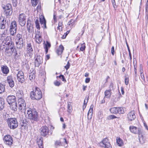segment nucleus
Returning <instances> with one entry per match:
<instances>
[{"instance_id": "f257e3e1", "label": "nucleus", "mask_w": 148, "mask_h": 148, "mask_svg": "<svg viewBox=\"0 0 148 148\" xmlns=\"http://www.w3.org/2000/svg\"><path fill=\"white\" fill-rule=\"evenodd\" d=\"M30 96L33 100H38L42 97V94L40 89L36 87L31 92Z\"/></svg>"}, {"instance_id": "f03ea898", "label": "nucleus", "mask_w": 148, "mask_h": 148, "mask_svg": "<svg viewBox=\"0 0 148 148\" xmlns=\"http://www.w3.org/2000/svg\"><path fill=\"white\" fill-rule=\"evenodd\" d=\"M26 116L30 119H32L36 121L38 120L39 116L37 112L34 110L32 111L31 108L27 109Z\"/></svg>"}, {"instance_id": "7ed1b4c3", "label": "nucleus", "mask_w": 148, "mask_h": 148, "mask_svg": "<svg viewBox=\"0 0 148 148\" xmlns=\"http://www.w3.org/2000/svg\"><path fill=\"white\" fill-rule=\"evenodd\" d=\"M15 41L17 48H22L23 46V41L22 35L19 33L17 34L15 37Z\"/></svg>"}, {"instance_id": "20e7f679", "label": "nucleus", "mask_w": 148, "mask_h": 148, "mask_svg": "<svg viewBox=\"0 0 148 148\" xmlns=\"http://www.w3.org/2000/svg\"><path fill=\"white\" fill-rule=\"evenodd\" d=\"M8 126L12 129H14L18 126V122L16 119L15 118H8L7 120Z\"/></svg>"}, {"instance_id": "39448f33", "label": "nucleus", "mask_w": 148, "mask_h": 148, "mask_svg": "<svg viewBox=\"0 0 148 148\" xmlns=\"http://www.w3.org/2000/svg\"><path fill=\"white\" fill-rule=\"evenodd\" d=\"M18 104L19 110L22 112L26 113V106L25 100L23 98L18 99Z\"/></svg>"}, {"instance_id": "423d86ee", "label": "nucleus", "mask_w": 148, "mask_h": 148, "mask_svg": "<svg viewBox=\"0 0 148 148\" xmlns=\"http://www.w3.org/2000/svg\"><path fill=\"white\" fill-rule=\"evenodd\" d=\"M99 146L105 148H112V147L109 140L107 138H103L99 143Z\"/></svg>"}, {"instance_id": "0eeeda50", "label": "nucleus", "mask_w": 148, "mask_h": 148, "mask_svg": "<svg viewBox=\"0 0 148 148\" xmlns=\"http://www.w3.org/2000/svg\"><path fill=\"white\" fill-rule=\"evenodd\" d=\"M3 140L5 143L10 147L13 144V138L10 135H8L4 136Z\"/></svg>"}, {"instance_id": "6e6552de", "label": "nucleus", "mask_w": 148, "mask_h": 148, "mask_svg": "<svg viewBox=\"0 0 148 148\" xmlns=\"http://www.w3.org/2000/svg\"><path fill=\"white\" fill-rule=\"evenodd\" d=\"M130 132L133 133L140 135L142 132V129L140 127H137L134 126H130L129 127Z\"/></svg>"}, {"instance_id": "1a4fd4ad", "label": "nucleus", "mask_w": 148, "mask_h": 148, "mask_svg": "<svg viewBox=\"0 0 148 148\" xmlns=\"http://www.w3.org/2000/svg\"><path fill=\"white\" fill-rule=\"evenodd\" d=\"M18 22L19 24L22 26L25 25L26 22V16L23 13L20 14L18 17Z\"/></svg>"}, {"instance_id": "9d476101", "label": "nucleus", "mask_w": 148, "mask_h": 148, "mask_svg": "<svg viewBox=\"0 0 148 148\" xmlns=\"http://www.w3.org/2000/svg\"><path fill=\"white\" fill-rule=\"evenodd\" d=\"M17 77L18 81L21 83H23L24 82V73L22 71L18 72L17 74Z\"/></svg>"}, {"instance_id": "9b49d317", "label": "nucleus", "mask_w": 148, "mask_h": 148, "mask_svg": "<svg viewBox=\"0 0 148 148\" xmlns=\"http://www.w3.org/2000/svg\"><path fill=\"white\" fill-rule=\"evenodd\" d=\"M35 41L36 43L40 44L42 41V38L41 37V34L40 32L37 31L36 32L35 36Z\"/></svg>"}, {"instance_id": "f8f14e48", "label": "nucleus", "mask_w": 148, "mask_h": 148, "mask_svg": "<svg viewBox=\"0 0 148 148\" xmlns=\"http://www.w3.org/2000/svg\"><path fill=\"white\" fill-rule=\"evenodd\" d=\"M40 133L42 135L46 136L49 134V130L47 127L44 126L42 127L40 129Z\"/></svg>"}, {"instance_id": "ddd939ff", "label": "nucleus", "mask_w": 148, "mask_h": 148, "mask_svg": "<svg viewBox=\"0 0 148 148\" xmlns=\"http://www.w3.org/2000/svg\"><path fill=\"white\" fill-rule=\"evenodd\" d=\"M1 45L4 46L5 45L10 46L12 44V39L10 36L6 37L5 39L2 41Z\"/></svg>"}, {"instance_id": "4468645a", "label": "nucleus", "mask_w": 148, "mask_h": 148, "mask_svg": "<svg viewBox=\"0 0 148 148\" xmlns=\"http://www.w3.org/2000/svg\"><path fill=\"white\" fill-rule=\"evenodd\" d=\"M42 58L40 56L37 55L35 57L34 61L35 66L38 67L42 62Z\"/></svg>"}, {"instance_id": "2eb2a0df", "label": "nucleus", "mask_w": 148, "mask_h": 148, "mask_svg": "<svg viewBox=\"0 0 148 148\" xmlns=\"http://www.w3.org/2000/svg\"><path fill=\"white\" fill-rule=\"evenodd\" d=\"M7 101L8 103L10 105L11 104L16 102V97L13 95L9 96L7 98Z\"/></svg>"}, {"instance_id": "dca6fc26", "label": "nucleus", "mask_w": 148, "mask_h": 148, "mask_svg": "<svg viewBox=\"0 0 148 148\" xmlns=\"http://www.w3.org/2000/svg\"><path fill=\"white\" fill-rule=\"evenodd\" d=\"M27 53L29 56H31L32 52L33 51V49L31 43L29 42H27Z\"/></svg>"}, {"instance_id": "f3484780", "label": "nucleus", "mask_w": 148, "mask_h": 148, "mask_svg": "<svg viewBox=\"0 0 148 148\" xmlns=\"http://www.w3.org/2000/svg\"><path fill=\"white\" fill-rule=\"evenodd\" d=\"M7 81L10 87L12 88L14 87V82L12 76H8L7 78Z\"/></svg>"}, {"instance_id": "a211bd4d", "label": "nucleus", "mask_w": 148, "mask_h": 148, "mask_svg": "<svg viewBox=\"0 0 148 148\" xmlns=\"http://www.w3.org/2000/svg\"><path fill=\"white\" fill-rule=\"evenodd\" d=\"M127 117L129 121H132L134 120L136 118L134 111L130 112L128 114Z\"/></svg>"}, {"instance_id": "6ab92c4d", "label": "nucleus", "mask_w": 148, "mask_h": 148, "mask_svg": "<svg viewBox=\"0 0 148 148\" xmlns=\"http://www.w3.org/2000/svg\"><path fill=\"white\" fill-rule=\"evenodd\" d=\"M94 105L92 104L87 114V118L88 119H91L92 118V116L93 113V109Z\"/></svg>"}, {"instance_id": "aec40b11", "label": "nucleus", "mask_w": 148, "mask_h": 148, "mask_svg": "<svg viewBox=\"0 0 148 148\" xmlns=\"http://www.w3.org/2000/svg\"><path fill=\"white\" fill-rule=\"evenodd\" d=\"M1 71L4 74H7L9 72V69L6 66L2 65L1 66Z\"/></svg>"}, {"instance_id": "412c9836", "label": "nucleus", "mask_w": 148, "mask_h": 148, "mask_svg": "<svg viewBox=\"0 0 148 148\" xmlns=\"http://www.w3.org/2000/svg\"><path fill=\"white\" fill-rule=\"evenodd\" d=\"M4 14L7 18H10L11 16L12 13V10H4Z\"/></svg>"}, {"instance_id": "4be33fe9", "label": "nucleus", "mask_w": 148, "mask_h": 148, "mask_svg": "<svg viewBox=\"0 0 148 148\" xmlns=\"http://www.w3.org/2000/svg\"><path fill=\"white\" fill-rule=\"evenodd\" d=\"M24 95L23 92L22 90H19L16 93V95L18 99L23 98Z\"/></svg>"}, {"instance_id": "5701e85b", "label": "nucleus", "mask_w": 148, "mask_h": 148, "mask_svg": "<svg viewBox=\"0 0 148 148\" xmlns=\"http://www.w3.org/2000/svg\"><path fill=\"white\" fill-rule=\"evenodd\" d=\"M40 19L41 25L44 26L45 28H46V21L44 17L43 16H41L40 17Z\"/></svg>"}, {"instance_id": "b1692460", "label": "nucleus", "mask_w": 148, "mask_h": 148, "mask_svg": "<svg viewBox=\"0 0 148 148\" xmlns=\"http://www.w3.org/2000/svg\"><path fill=\"white\" fill-rule=\"evenodd\" d=\"M64 48L62 45L59 46V47L57 49L56 53L58 55H61L64 50Z\"/></svg>"}, {"instance_id": "393cba45", "label": "nucleus", "mask_w": 148, "mask_h": 148, "mask_svg": "<svg viewBox=\"0 0 148 148\" xmlns=\"http://www.w3.org/2000/svg\"><path fill=\"white\" fill-rule=\"evenodd\" d=\"M37 143L39 148H43V139L42 138H40L38 139L37 141Z\"/></svg>"}, {"instance_id": "a878e982", "label": "nucleus", "mask_w": 148, "mask_h": 148, "mask_svg": "<svg viewBox=\"0 0 148 148\" xmlns=\"http://www.w3.org/2000/svg\"><path fill=\"white\" fill-rule=\"evenodd\" d=\"M110 111L112 114H116L118 113V107L112 108L110 109Z\"/></svg>"}, {"instance_id": "bb28decb", "label": "nucleus", "mask_w": 148, "mask_h": 148, "mask_svg": "<svg viewBox=\"0 0 148 148\" xmlns=\"http://www.w3.org/2000/svg\"><path fill=\"white\" fill-rule=\"evenodd\" d=\"M139 139L140 143L141 144H143L145 142V137L142 135H139Z\"/></svg>"}, {"instance_id": "cd10ccee", "label": "nucleus", "mask_w": 148, "mask_h": 148, "mask_svg": "<svg viewBox=\"0 0 148 148\" xmlns=\"http://www.w3.org/2000/svg\"><path fill=\"white\" fill-rule=\"evenodd\" d=\"M116 140L117 145L121 147L123 145V140L119 137H117Z\"/></svg>"}, {"instance_id": "c85d7f7f", "label": "nucleus", "mask_w": 148, "mask_h": 148, "mask_svg": "<svg viewBox=\"0 0 148 148\" xmlns=\"http://www.w3.org/2000/svg\"><path fill=\"white\" fill-rule=\"evenodd\" d=\"M10 105V108L12 110L15 111L17 110V107L16 102L11 103Z\"/></svg>"}, {"instance_id": "c756f323", "label": "nucleus", "mask_w": 148, "mask_h": 148, "mask_svg": "<svg viewBox=\"0 0 148 148\" xmlns=\"http://www.w3.org/2000/svg\"><path fill=\"white\" fill-rule=\"evenodd\" d=\"M4 10H12V5L10 3L7 4L5 6L3 7Z\"/></svg>"}, {"instance_id": "7c9ffc66", "label": "nucleus", "mask_w": 148, "mask_h": 148, "mask_svg": "<svg viewBox=\"0 0 148 148\" xmlns=\"http://www.w3.org/2000/svg\"><path fill=\"white\" fill-rule=\"evenodd\" d=\"M7 29H5L3 32L2 34H1V40H3L4 39H5V37L6 38V36L7 33Z\"/></svg>"}, {"instance_id": "2f4dec72", "label": "nucleus", "mask_w": 148, "mask_h": 148, "mask_svg": "<svg viewBox=\"0 0 148 148\" xmlns=\"http://www.w3.org/2000/svg\"><path fill=\"white\" fill-rule=\"evenodd\" d=\"M4 103L3 98L0 97V110H2L4 107Z\"/></svg>"}, {"instance_id": "473e14b6", "label": "nucleus", "mask_w": 148, "mask_h": 148, "mask_svg": "<svg viewBox=\"0 0 148 148\" xmlns=\"http://www.w3.org/2000/svg\"><path fill=\"white\" fill-rule=\"evenodd\" d=\"M105 97L104 98L106 97L109 98L111 95L110 90H107L104 92Z\"/></svg>"}, {"instance_id": "72a5a7b5", "label": "nucleus", "mask_w": 148, "mask_h": 148, "mask_svg": "<svg viewBox=\"0 0 148 148\" xmlns=\"http://www.w3.org/2000/svg\"><path fill=\"white\" fill-rule=\"evenodd\" d=\"M16 23L15 21H12L10 24V29H13L16 28Z\"/></svg>"}, {"instance_id": "f704fd0d", "label": "nucleus", "mask_w": 148, "mask_h": 148, "mask_svg": "<svg viewBox=\"0 0 148 148\" xmlns=\"http://www.w3.org/2000/svg\"><path fill=\"white\" fill-rule=\"evenodd\" d=\"M35 73L34 71H33L32 72H31L29 73V77L30 80H31L34 78L35 77Z\"/></svg>"}, {"instance_id": "c9c22d12", "label": "nucleus", "mask_w": 148, "mask_h": 148, "mask_svg": "<svg viewBox=\"0 0 148 148\" xmlns=\"http://www.w3.org/2000/svg\"><path fill=\"white\" fill-rule=\"evenodd\" d=\"M10 31L11 35L14 36L16 34V28L13 29H10Z\"/></svg>"}, {"instance_id": "e433bc0d", "label": "nucleus", "mask_w": 148, "mask_h": 148, "mask_svg": "<svg viewBox=\"0 0 148 148\" xmlns=\"http://www.w3.org/2000/svg\"><path fill=\"white\" fill-rule=\"evenodd\" d=\"M89 98V97H86L84 100L83 105V110H84L86 107L87 103L88 100Z\"/></svg>"}, {"instance_id": "4c0bfd02", "label": "nucleus", "mask_w": 148, "mask_h": 148, "mask_svg": "<svg viewBox=\"0 0 148 148\" xmlns=\"http://www.w3.org/2000/svg\"><path fill=\"white\" fill-rule=\"evenodd\" d=\"M72 110V106L71 103H68L67 106V112L69 113H70L71 112Z\"/></svg>"}, {"instance_id": "58836bf2", "label": "nucleus", "mask_w": 148, "mask_h": 148, "mask_svg": "<svg viewBox=\"0 0 148 148\" xmlns=\"http://www.w3.org/2000/svg\"><path fill=\"white\" fill-rule=\"evenodd\" d=\"M118 113L123 114L124 113V110L123 107H118Z\"/></svg>"}, {"instance_id": "ea45409f", "label": "nucleus", "mask_w": 148, "mask_h": 148, "mask_svg": "<svg viewBox=\"0 0 148 148\" xmlns=\"http://www.w3.org/2000/svg\"><path fill=\"white\" fill-rule=\"evenodd\" d=\"M5 90L4 86L1 84H0V93H1L3 92Z\"/></svg>"}, {"instance_id": "a19ab883", "label": "nucleus", "mask_w": 148, "mask_h": 148, "mask_svg": "<svg viewBox=\"0 0 148 148\" xmlns=\"http://www.w3.org/2000/svg\"><path fill=\"white\" fill-rule=\"evenodd\" d=\"M32 5L35 7L37 5L38 2V0H31Z\"/></svg>"}, {"instance_id": "79ce46f5", "label": "nucleus", "mask_w": 148, "mask_h": 148, "mask_svg": "<svg viewBox=\"0 0 148 148\" xmlns=\"http://www.w3.org/2000/svg\"><path fill=\"white\" fill-rule=\"evenodd\" d=\"M10 50H11V51H12V53H14V56H16L17 54V53L16 52V51L15 49L13 47H11L10 48Z\"/></svg>"}, {"instance_id": "37998d69", "label": "nucleus", "mask_w": 148, "mask_h": 148, "mask_svg": "<svg viewBox=\"0 0 148 148\" xmlns=\"http://www.w3.org/2000/svg\"><path fill=\"white\" fill-rule=\"evenodd\" d=\"M35 23L36 28L38 29L39 30L40 29V27L38 20L36 19V21L35 22Z\"/></svg>"}, {"instance_id": "c03bdc74", "label": "nucleus", "mask_w": 148, "mask_h": 148, "mask_svg": "<svg viewBox=\"0 0 148 148\" xmlns=\"http://www.w3.org/2000/svg\"><path fill=\"white\" fill-rule=\"evenodd\" d=\"M115 118L119 119V118L113 115H110L108 117L109 119H113Z\"/></svg>"}, {"instance_id": "a18cd8bd", "label": "nucleus", "mask_w": 148, "mask_h": 148, "mask_svg": "<svg viewBox=\"0 0 148 148\" xmlns=\"http://www.w3.org/2000/svg\"><path fill=\"white\" fill-rule=\"evenodd\" d=\"M5 23H0V28L1 29H4L5 28Z\"/></svg>"}, {"instance_id": "49530a36", "label": "nucleus", "mask_w": 148, "mask_h": 148, "mask_svg": "<svg viewBox=\"0 0 148 148\" xmlns=\"http://www.w3.org/2000/svg\"><path fill=\"white\" fill-rule=\"evenodd\" d=\"M86 48L85 45L84 43L82 44L81 45V47L80 48V50L81 51H83L85 50Z\"/></svg>"}, {"instance_id": "de8ad7c7", "label": "nucleus", "mask_w": 148, "mask_h": 148, "mask_svg": "<svg viewBox=\"0 0 148 148\" xmlns=\"http://www.w3.org/2000/svg\"><path fill=\"white\" fill-rule=\"evenodd\" d=\"M59 77L60 79H62V81L64 82H66V80L65 79V78L62 75H60L59 76H57V78Z\"/></svg>"}, {"instance_id": "09e8293b", "label": "nucleus", "mask_w": 148, "mask_h": 148, "mask_svg": "<svg viewBox=\"0 0 148 148\" xmlns=\"http://www.w3.org/2000/svg\"><path fill=\"white\" fill-rule=\"evenodd\" d=\"M54 84L57 86H59L61 85V82L58 81L56 80L54 82Z\"/></svg>"}, {"instance_id": "8fccbe9b", "label": "nucleus", "mask_w": 148, "mask_h": 148, "mask_svg": "<svg viewBox=\"0 0 148 148\" xmlns=\"http://www.w3.org/2000/svg\"><path fill=\"white\" fill-rule=\"evenodd\" d=\"M62 21H59L58 23V29L60 30V27H61V29H62Z\"/></svg>"}, {"instance_id": "3c124183", "label": "nucleus", "mask_w": 148, "mask_h": 148, "mask_svg": "<svg viewBox=\"0 0 148 148\" xmlns=\"http://www.w3.org/2000/svg\"><path fill=\"white\" fill-rule=\"evenodd\" d=\"M45 47L47 48H49L51 47V44L50 42L48 41H47L45 44Z\"/></svg>"}, {"instance_id": "603ef678", "label": "nucleus", "mask_w": 148, "mask_h": 148, "mask_svg": "<svg viewBox=\"0 0 148 148\" xmlns=\"http://www.w3.org/2000/svg\"><path fill=\"white\" fill-rule=\"evenodd\" d=\"M70 64L69 62H68L66 65L64 67L66 70H67L69 68Z\"/></svg>"}, {"instance_id": "864d4df0", "label": "nucleus", "mask_w": 148, "mask_h": 148, "mask_svg": "<svg viewBox=\"0 0 148 148\" xmlns=\"http://www.w3.org/2000/svg\"><path fill=\"white\" fill-rule=\"evenodd\" d=\"M125 83L126 85H127L128 83V78L125 77Z\"/></svg>"}, {"instance_id": "5fc2aeb1", "label": "nucleus", "mask_w": 148, "mask_h": 148, "mask_svg": "<svg viewBox=\"0 0 148 148\" xmlns=\"http://www.w3.org/2000/svg\"><path fill=\"white\" fill-rule=\"evenodd\" d=\"M133 63H134V71H137L136 63V62L135 63H134V62Z\"/></svg>"}, {"instance_id": "6e6d98bb", "label": "nucleus", "mask_w": 148, "mask_h": 148, "mask_svg": "<svg viewBox=\"0 0 148 148\" xmlns=\"http://www.w3.org/2000/svg\"><path fill=\"white\" fill-rule=\"evenodd\" d=\"M30 20H27V28L28 29L29 27L30 26L31 24H30Z\"/></svg>"}, {"instance_id": "4d7b16f0", "label": "nucleus", "mask_w": 148, "mask_h": 148, "mask_svg": "<svg viewBox=\"0 0 148 148\" xmlns=\"http://www.w3.org/2000/svg\"><path fill=\"white\" fill-rule=\"evenodd\" d=\"M111 53L113 55H114V47L113 46H112V49H111Z\"/></svg>"}, {"instance_id": "13d9d810", "label": "nucleus", "mask_w": 148, "mask_h": 148, "mask_svg": "<svg viewBox=\"0 0 148 148\" xmlns=\"http://www.w3.org/2000/svg\"><path fill=\"white\" fill-rule=\"evenodd\" d=\"M139 72L140 73H143V69L142 66L140 65V70Z\"/></svg>"}, {"instance_id": "bf43d9fd", "label": "nucleus", "mask_w": 148, "mask_h": 148, "mask_svg": "<svg viewBox=\"0 0 148 148\" xmlns=\"http://www.w3.org/2000/svg\"><path fill=\"white\" fill-rule=\"evenodd\" d=\"M90 81V78H86L85 80V82L86 83H88Z\"/></svg>"}, {"instance_id": "052dcab7", "label": "nucleus", "mask_w": 148, "mask_h": 148, "mask_svg": "<svg viewBox=\"0 0 148 148\" xmlns=\"http://www.w3.org/2000/svg\"><path fill=\"white\" fill-rule=\"evenodd\" d=\"M74 22V21L73 19H71L70 21L68 23V25H69L71 24H72Z\"/></svg>"}, {"instance_id": "680f3d73", "label": "nucleus", "mask_w": 148, "mask_h": 148, "mask_svg": "<svg viewBox=\"0 0 148 148\" xmlns=\"http://www.w3.org/2000/svg\"><path fill=\"white\" fill-rule=\"evenodd\" d=\"M140 76L141 79L143 80H145V77L143 73H140Z\"/></svg>"}, {"instance_id": "e2e57ef3", "label": "nucleus", "mask_w": 148, "mask_h": 148, "mask_svg": "<svg viewBox=\"0 0 148 148\" xmlns=\"http://www.w3.org/2000/svg\"><path fill=\"white\" fill-rule=\"evenodd\" d=\"M112 3L113 6L114 8H115V6H116V3L115 2V0H112Z\"/></svg>"}, {"instance_id": "0e129e2a", "label": "nucleus", "mask_w": 148, "mask_h": 148, "mask_svg": "<svg viewBox=\"0 0 148 148\" xmlns=\"http://www.w3.org/2000/svg\"><path fill=\"white\" fill-rule=\"evenodd\" d=\"M0 23H6V20H5V19L4 18H3V19L2 20H1L0 21Z\"/></svg>"}, {"instance_id": "69168bd1", "label": "nucleus", "mask_w": 148, "mask_h": 148, "mask_svg": "<svg viewBox=\"0 0 148 148\" xmlns=\"http://www.w3.org/2000/svg\"><path fill=\"white\" fill-rule=\"evenodd\" d=\"M144 126L145 127V129L147 130H148V126H147L146 124L145 123V122L144 123Z\"/></svg>"}, {"instance_id": "338daca9", "label": "nucleus", "mask_w": 148, "mask_h": 148, "mask_svg": "<svg viewBox=\"0 0 148 148\" xmlns=\"http://www.w3.org/2000/svg\"><path fill=\"white\" fill-rule=\"evenodd\" d=\"M146 11L147 12H148V3H146V5L145 7Z\"/></svg>"}, {"instance_id": "774afa93", "label": "nucleus", "mask_w": 148, "mask_h": 148, "mask_svg": "<svg viewBox=\"0 0 148 148\" xmlns=\"http://www.w3.org/2000/svg\"><path fill=\"white\" fill-rule=\"evenodd\" d=\"M121 90L122 94V95L124 94V91L123 90V87H121Z\"/></svg>"}]
</instances>
